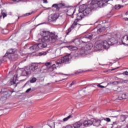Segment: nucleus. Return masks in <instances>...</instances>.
<instances>
[{
  "instance_id": "1",
  "label": "nucleus",
  "mask_w": 128,
  "mask_h": 128,
  "mask_svg": "<svg viewBox=\"0 0 128 128\" xmlns=\"http://www.w3.org/2000/svg\"><path fill=\"white\" fill-rule=\"evenodd\" d=\"M42 36V42L47 44H52L56 42L58 40V35L54 32H50L49 31H42L40 33Z\"/></svg>"
},
{
  "instance_id": "2",
  "label": "nucleus",
  "mask_w": 128,
  "mask_h": 128,
  "mask_svg": "<svg viewBox=\"0 0 128 128\" xmlns=\"http://www.w3.org/2000/svg\"><path fill=\"white\" fill-rule=\"evenodd\" d=\"M112 0H100L99 1L92 0L91 4L93 5L94 8H104V6H108V2Z\"/></svg>"
},
{
  "instance_id": "3",
  "label": "nucleus",
  "mask_w": 128,
  "mask_h": 128,
  "mask_svg": "<svg viewBox=\"0 0 128 128\" xmlns=\"http://www.w3.org/2000/svg\"><path fill=\"white\" fill-rule=\"evenodd\" d=\"M102 40H108L110 46H114V44H116L118 42V40L116 38L112 37V34L110 33H108L106 34L102 35L100 36Z\"/></svg>"
},
{
  "instance_id": "4",
  "label": "nucleus",
  "mask_w": 128,
  "mask_h": 128,
  "mask_svg": "<svg viewBox=\"0 0 128 128\" xmlns=\"http://www.w3.org/2000/svg\"><path fill=\"white\" fill-rule=\"evenodd\" d=\"M8 58L9 60L15 62L18 58V50L16 48H11L8 50Z\"/></svg>"
},
{
  "instance_id": "5",
  "label": "nucleus",
  "mask_w": 128,
  "mask_h": 128,
  "mask_svg": "<svg viewBox=\"0 0 128 128\" xmlns=\"http://www.w3.org/2000/svg\"><path fill=\"white\" fill-rule=\"evenodd\" d=\"M48 46V44L45 42L40 43L38 44H34L29 48V50L32 54L36 52L38 50V48H46Z\"/></svg>"
},
{
  "instance_id": "6",
  "label": "nucleus",
  "mask_w": 128,
  "mask_h": 128,
  "mask_svg": "<svg viewBox=\"0 0 128 128\" xmlns=\"http://www.w3.org/2000/svg\"><path fill=\"white\" fill-rule=\"evenodd\" d=\"M72 62V56L70 55L65 56L62 58H60L56 60V64H70Z\"/></svg>"
},
{
  "instance_id": "7",
  "label": "nucleus",
  "mask_w": 128,
  "mask_h": 128,
  "mask_svg": "<svg viewBox=\"0 0 128 128\" xmlns=\"http://www.w3.org/2000/svg\"><path fill=\"white\" fill-rule=\"evenodd\" d=\"M78 22L77 20H75L74 23L72 24L70 27L66 31V34H68L72 30H78V28H80V24L78 23Z\"/></svg>"
},
{
  "instance_id": "8",
  "label": "nucleus",
  "mask_w": 128,
  "mask_h": 128,
  "mask_svg": "<svg viewBox=\"0 0 128 128\" xmlns=\"http://www.w3.org/2000/svg\"><path fill=\"white\" fill-rule=\"evenodd\" d=\"M92 7L90 8V6H88V8H86L84 9V10L83 12L84 16H88L90 12H92V8H94V5L92 4V2L90 3Z\"/></svg>"
},
{
  "instance_id": "9",
  "label": "nucleus",
  "mask_w": 128,
  "mask_h": 128,
  "mask_svg": "<svg viewBox=\"0 0 128 128\" xmlns=\"http://www.w3.org/2000/svg\"><path fill=\"white\" fill-rule=\"evenodd\" d=\"M32 74V72L30 70L28 67H25L22 72V75L23 76H28V74Z\"/></svg>"
},
{
  "instance_id": "10",
  "label": "nucleus",
  "mask_w": 128,
  "mask_h": 128,
  "mask_svg": "<svg viewBox=\"0 0 128 128\" xmlns=\"http://www.w3.org/2000/svg\"><path fill=\"white\" fill-rule=\"evenodd\" d=\"M48 126H49L51 128H56V126L60 124V120L56 121V122H54V120H48Z\"/></svg>"
},
{
  "instance_id": "11",
  "label": "nucleus",
  "mask_w": 128,
  "mask_h": 128,
  "mask_svg": "<svg viewBox=\"0 0 128 128\" xmlns=\"http://www.w3.org/2000/svg\"><path fill=\"white\" fill-rule=\"evenodd\" d=\"M102 47L104 48L105 50H108L110 48V42L108 40H104L102 41Z\"/></svg>"
},
{
  "instance_id": "12",
  "label": "nucleus",
  "mask_w": 128,
  "mask_h": 128,
  "mask_svg": "<svg viewBox=\"0 0 128 128\" xmlns=\"http://www.w3.org/2000/svg\"><path fill=\"white\" fill-rule=\"evenodd\" d=\"M29 68L32 74V72H36V70H38V64H33L30 66Z\"/></svg>"
},
{
  "instance_id": "13",
  "label": "nucleus",
  "mask_w": 128,
  "mask_h": 128,
  "mask_svg": "<svg viewBox=\"0 0 128 128\" xmlns=\"http://www.w3.org/2000/svg\"><path fill=\"white\" fill-rule=\"evenodd\" d=\"M92 36H96L97 34H100L102 32V29L101 28L98 29V28H94L92 30Z\"/></svg>"
},
{
  "instance_id": "14",
  "label": "nucleus",
  "mask_w": 128,
  "mask_h": 128,
  "mask_svg": "<svg viewBox=\"0 0 128 128\" xmlns=\"http://www.w3.org/2000/svg\"><path fill=\"white\" fill-rule=\"evenodd\" d=\"M84 15L83 14V12H80L76 14V20H77V22L82 20V18H84Z\"/></svg>"
},
{
  "instance_id": "15",
  "label": "nucleus",
  "mask_w": 128,
  "mask_h": 128,
  "mask_svg": "<svg viewBox=\"0 0 128 128\" xmlns=\"http://www.w3.org/2000/svg\"><path fill=\"white\" fill-rule=\"evenodd\" d=\"M122 42L124 46H128V36L125 35L122 38Z\"/></svg>"
},
{
  "instance_id": "16",
  "label": "nucleus",
  "mask_w": 128,
  "mask_h": 128,
  "mask_svg": "<svg viewBox=\"0 0 128 128\" xmlns=\"http://www.w3.org/2000/svg\"><path fill=\"white\" fill-rule=\"evenodd\" d=\"M10 53H8V50L7 51L6 54L4 56H3L2 58H0V62H6L8 60V54Z\"/></svg>"
},
{
  "instance_id": "17",
  "label": "nucleus",
  "mask_w": 128,
  "mask_h": 128,
  "mask_svg": "<svg viewBox=\"0 0 128 128\" xmlns=\"http://www.w3.org/2000/svg\"><path fill=\"white\" fill-rule=\"evenodd\" d=\"M76 12V9L73 7H71L70 9L68 10H67V14L68 16H72L74 12Z\"/></svg>"
},
{
  "instance_id": "18",
  "label": "nucleus",
  "mask_w": 128,
  "mask_h": 128,
  "mask_svg": "<svg viewBox=\"0 0 128 128\" xmlns=\"http://www.w3.org/2000/svg\"><path fill=\"white\" fill-rule=\"evenodd\" d=\"M86 52V48H84V47H82V48L78 49L77 54L80 55L84 54Z\"/></svg>"
},
{
  "instance_id": "19",
  "label": "nucleus",
  "mask_w": 128,
  "mask_h": 128,
  "mask_svg": "<svg viewBox=\"0 0 128 128\" xmlns=\"http://www.w3.org/2000/svg\"><path fill=\"white\" fill-rule=\"evenodd\" d=\"M58 14H52L50 16L51 22H54V20H56L58 18Z\"/></svg>"
},
{
  "instance_id": "20",
  "label": "nucleus",
  "mask_w": 128,
  "mask_h": 128,
  "mask_svg": "<svg viewBox=\"0 0 128 128\" xmlns=\"http://www.w3.org/2000/svg\"><path fill=\"white\" fill-rule=\"evenodd\" d=\"M18 80V74H15L10 80L11 84H16Z\"/></svg>"
},
{
  "instance_id": "21",
  "label": "nucleus",
  "mask_w": 128,
  "mask_h": 128,
  "mask_svg": "<svg viewBox=\"0 0 128 128\" xmlns=\"http://www.w3.org/2000/svg\"><path fill=\"white\" fill-rule=\"evenodd\" d=\"M124 90V89L122 88L118 87V86L114 88V92L116 94H118V92H122Z\"/></svg>"
},
{
  "instance_id": "22",
  "label": "nucleus",
  "mask_w": 128,
  "mask_h": 128,
  "mask_svg": "<svg viewBox=\"0 0 128 128\" xmlns=\"http://www.w3.org/2000/svg\"><path fill=\"white\" fill-rule=\"evenodd\" d=\"M102 42H96L95 45V48H96L97 50H100L102 49Z\"/></svg>"
},
{
  "instance_id": "23",
  "label": "nucleus",
  "mask_w": 128,
  "mask_h": 128,
  "mask_svg": "<svg viewBox=\"0 0 128 128\" xmlns=\"http://www.w3.org/2000/svg\"><path fill=\"white\" fill-rule=\"evenodd\" d=\"M55 70H56V66L54 64H52V66L48 68V72H54Z\"/></svg>"
},
{
  "instance_id": "24",
  "label": "nucleus",
  "mask_w": 128,
  "mask_h": 128,
  "mask_svg": "<svg viewBox=\"0 0 128 128\" xmlns=\"http://www.w3.org/2000/svg\"><path fill=\"white\" fill-rule=\"evenodd\" d=\"M92 121L90 120H85L84 122V126H92Z\"/></svg>"
},
{
  "instance_id": "25",
  "label": "nucleus",
  "mask_w": 128,
  "mask_h": 128,
  "mask_svg": "<svg viewBox=\"0 0 128 128\" xmlns=\"http://www.w3.org/2000/svg\"><path fill=\"white\" fill-rule=\"evenodd\" d=\"M92 46H93L92 44H88L84 48L86 52L87 50H90L92 48Z\"/></svg>"
},
{
  "instance_id": "26",
  "label": "nucleus",
  "mask_w": 128,
  "mask_h": 128,
  "mask_svg": "<svg viewBox=\"0 0 128 128\" xmlns=\"http://www.w3.org/2000/svg\"><path fill=\"white\" fill-rule=\"evenodd\" d=\"M66 48H68L70 50H78V47L74 46H67Z\"/></svg>"
},
{
  "instance_id": "27",
  "label": "nucleus",
  "mask_w": 128,
  "mask_h": 128,
  "mask_svg": "<svg viewBox=\"0 0 128 128\" xmlns=\"http://www.w3.org/2000/svg\"><path fill=\"white\" fill-rule=\"evenodd\" d=\"M86 4H83L82 5H80L79 6V12H84V10H86Z\"/></svg>"
},
{
  "instance_id": "28",
  "label": "nucleus",
  "mask_w": 128,
  "mask_h": 128,
  "mask_svg": "<svg viewBox=\"0 0 128 128\" xmlns=\"http://www.w3.org/2000/svg\"><path fill=\"white\" fill-rule=\"evenodd\" d=\"M81 126H82V123L80 122H76L74 124V128H78Z\"/></svg>"
},
{
  "instance_id": "29",
  "label": "nucleus",
  "mask_w": 128,
  "mask_h": 128,
  "mask_svg": "<svg viewBox=\"0 0 128 128\" xmlns=\"http://www.w3.org/2000/svg\"><path fill=\"white\" fill-rule=\"evenodd\" d=\"M126 98H128V96H126V94H122V96H120L118 97V100H126Z\"/></svg>"
},
{
  "instance_id": "30",
  "label": "nucleus",
  "mask_w": 128,
  "mask_h": 128,
  "mask_svg": "<svg viewBox=\"0 0 128 128\" xmlns=\"http://www.w3.org/2000/svg\"><path fill=\"white\" fill-rule=\"evenodd\" d=\"M88 38L86 37H83L82 38H81V42L84 44H86V42H88Z\"/></svg>"
},
{
  "instance_id": "31",
  "label": "nucleus",
  "mask_w": 128,
  "mask_h": 128,
  "mask_svg": "<svg viewBox=\"0 0 128 128\" xmlns=\"http://www.w3.org/2000/svg\"><path fill=\"white\" fill-rule=\"evenodd\" d=\"M72 118V114L69 115L67 117L64 118L62 120V122H68L70 120V118Z\"/></svg>"
},
{
  "instance_id": "32",
  "label": "nucleus",
  "mask_w": 128,
  "mask_h": 128,
  "mask_svg": "<svg viewBox=\"0 0 128 128\" xmlns=\"http://www.w3.org/2000/svg\"><path fill=\"white\" fill-rule=\"evenodd\" d=\"M124 8V6H121L120 4H117L114 6L115 10H120V8Z\"/></svg>"
},
{
  "instance_id": "33",
  "label": "nucleus",
  "mask_w": 128,
  "mask_h": 128,
  "mask_svg": "<svg viewBox=\"0 0 128 128\" xmlns=\"http://www.w3.org/2000/svg\"><path fill=\"white\" fill-rule=\"evenodd\" d=\"M52 8H54L56 12H58V10H60V8H58V4H54L52 6Z\"/></svg>"
},
{
  "instance_id": "34",
  "label": "nucleus",
  "mask_w": 128,
  "mask_h": 128,
  "mask_svg": "<svg viewBox=\"0 0 128 128\" xmlns=\"http://www.w3.org/2000/svg\"><path fill=\"white\" fill-rule=\"evenodd\" d=\"M48 51H46L44 52H39V54L38 56H46V54H48Z\"/></svg>"
},
{
  "instance_id": "35",
  "label": "nucleus",
  "mask_w": 128,
  "mask_h": 128,
  "mask_svg": "<svg viewBox=\"0 0 128 128\" xmlns=\"http://www.w3.org/2000/svg\"><path fill=\"white\" fill-rule=\"evenodd\" d=\"M58 8L59 10L62 8H64V6H66L64 4H62V3L58 4Z\"/></svg>"
},
{
  "instance_id": "36",
  "label": "nucleus",
  "mask_w": 128,
  "mask_h": 128,
  "mask_svg": "<svg viewBox=\"0 0 128 128\" xmlns=\"http://www.w3.org/2000/svg\"><path fill=\"white\" fill-rule=\"evenodd\" d=\"M100 124V120H97L94 122V126H98Z\"/></svg>"
},
{
  "instance_id": "37",
  "label": "nucleus",
  "mask_w": 128,
  "mask_h": 128,
  "mask_svg": "<svg viewBox=\"0 0 128 128\" xmlns=\"http://www.w3.org/2000/svg\"><path fill=\"white\" fill-rule=\"evenodd\" d=\"M35 12H36V11H32L31 12L26 13L24 14V16H30V14H35Z\"/></svg>"
},
{
  "instance_id": "38",
  "label": "nucleus",
  "mask_w": 128,
  "mask_h": 128,
  "mask_svg": "<svg viewBox=\"0 0 128 128\" xmlns=\"http://www.w3.org/2000/svg\"><path fill=\"white\" fill-rule=\"evenodd\" d=\"M79 94L80 96H86V91L84 90H80Z\"/></svg>"
},
{
  "instance_id": "39",
  "label": "nucleus",
  "mask_w": 128,
  "mask_h": 128,
  "mask_svg": "<svg viewBox=\"0 0 128 128\" xmlns=\"http://www.w3.org/2000/svg\"><path fill=\"white\" fill-rule=\"evenodd\" d=\"M120 120L122 122H124L126 120V116L124 115H122L120 116Z\"/></svg>"
},
{
  "instance_id": "40",
  "label": "nucleus",
  "mask_w": 128,
  "mask_h": 128,
  "mask_svg": "<svg viewBox=\"0 0 128 128\" xmlns=\"http://www.w3.org/2000/svg\"><path fill=\"white\" fill-rule=\"evenodd\" d=\"M45 65L46 66V68H50V66H52V62H46Z\"/></svg>"
},
{
  "instance_id": "41",
  "label": "nucleus",
  "mask_w": 128,
  "mask_h": 128,
  "mask_svg": "<svg viewBox=\"0 0 128 128\" xmlns=\"http://www.w3.org/2000/svg\"><path fill=\"white\" fill-rule=\"evenodd\" d=\"M36 82V78H32L30 80L31 84H34V82Z\"/></svg>"
},
{
  "instance_id": "42",
  "label": "nucleus",
  "mask_w": 128,
  "mask_h": 128,
  "mask_svg": "<svg viewBox=\"0 0 128 128\" xmlns=\"http://www.w3.org/2000/svg\"><path fill=\"white\" fill-rule=\"evenodd\" d=\"M26 113L23 112L20 115V118H26Z\"/></svg>"
},
{
  "instance_id": "43",
  "label": "nucleus",
  "mask_w": 128,
  "mask_h": 128,
  "mask_svg": "<svg viewBox=\"0 0 128 128\" xmlns=\"http://www.w3.org/2000/svg\"><path fill=\"white\" fill-rule=\"evenodd\" d=\"M10 94H12V92L10 91H8L7 94H6V96H10Z\"/></svg>"
},
{
  "instance_id": "44",
  "label": "nucleus",
  "mask_w": 128,
  "mask_h": 128,
  "mask_svg": "<svg viewBox=\"0 0 128 128\" xmlns=\"http://www.w3.org/2000/svg\"><path fill=\"white\" fill-rule=\"evenodd\" d=\"M105 26H106V28H108V26H110V23L109 22H106V24H105Z\"/></svg>"
},
{
  "instance_id": "45",
  "label": "nucleus",
  "mask_w": 128,
  "mask_h": 128,
  "mask_svg": "<svg viewBox=\"0 0 128 128\" xmlns=\"http://www.w3.org/2000/svg\"><path fill=\"white\" fill-rule=\"evenodd\" d=\"M98 88H105L104 86H102V85H101V84H98Z\"/></svg>"
},
{
  "instance_id": "46",
  "label": "nucleus",
  "mask_w": 128,
  "mask_h": 128,
  "mask_svg": "<svg viewBox=\"0 0 128 128\" xmlns=\"http://www.w3.org/2000/svg\"><path fill=\"white\" fill-rule=\"evenodd\" d=\"M122 74H123V76H128V71H126L124 72Z\"/></svg>"
},
{
  "instance_id": "47",
  "label": "nucleus",
  "mask_w": 128,
  "mask_h": 128,
  "mask_svg": "<svg viewBox=\"0 0 128 128\" xmlns=\"http://www.w3.org/2000/svg\"><path fill=\"white\" fill-rule=\"evenodd\" d=\"M104 120H106V122H110V118H106Z\"/></svg>"
},
{
  "instance_id": "48",
  "label": "nucleus",
  "mask_w": 128,
  "mask_h": 128,
  "mask_svg": "<svg viewBox=\"0 0 128 128\" xmlns=\"http://www.w3.org/2000/svg\"><path fill=\"white\" fill-rule=\"evenodd\" d=\"M74 84H76V81H73V82L70 84V86H74Z\"/></svg>"
},
{
  "instance_id": "49",
  "label": "nucleus",
  "mask_w": 128,
  "mask_h": 128,
  "mask_svg": "<svg viewBox=\"0 0 128 128\" xmlns=\"http://www.w3.org/2000/svg\"><path fill=\"white\" fill-rule=\"evenodd\" d=\"M2 16L4 18H6V14L4 12V13L2 14Z\"/></svg>"
},
{
  "instance_id": "50",
  "label": "nucleus",
  "mask_w": 128,
  "mask_h": 128,
  "mask_svg": "<svg viewBox=\"0 0 128 128\" xmlns=\"http://www.w3.org/2000/svg\"><path fill=\"white\" fill-rule=\"evenodd\" d=\"M30 90H32V88H28V89L26 90V92H30Z\"/></svg>"
},
{
  "instance_id": "51",
  "label": "nucleus",
  "mask_w": 128,
  "mask_h": 128,
  "mask_svg": "<svg viewBox=\"0 0 128 128\" xmlns=\"http://www.w3.org/2000/svg\"><path fill=\"white\" fill-rule=\"evenodd\" d=\"M44 4H48V0H42Z\"/></svg>"
},
{
  "instance_id": "52",
  "label": "nucleus",
  "mask_w": 128,
  "mask_h": 128,
  "mask_svg": "<svg viewBox=\"0 0 128 128\" xmlns=\"http://www.w3.org/2000/svg\"><path fill=\"white\" fill-rule=\"evenodd\" d=\"M14 36H16V35H12L10 36V38H14Z\"/></svg>"
},
{
  "instance_id": "53",
  "label": "nucleus",
  "mask_w": 128,
  "mask_h": 128,
  "mask_svg": "<svg viewBox=\"0 0 128 128\" xmlns=\"http://www.w3.org/2000/svg\"><path fill=\"white\" fill-rule=\"evenodd\" d=\"M44 66H43L42 67L41 70H44Z\"/></svg>"
},
{
  "instance_id": "54",
  "label": "nucleus",
  "mask_w": 128,
  "mask_h": 128,
  "mask_svg": "<svg viewBox=\"0 0 128 128\" xmlns=\"http://www.w3.org/2000/svg\"><path fill=\"white\" fill-rule=\"evenodd\" d=\"M26 128H34V126H29L26 127Z\"/></svg>"
},
{
  "instance_id": "55",
  "label": "nucleus",
  "mask_w": 128,
  "mask_h": 128,
  "mask_svg": "<svg viewBox=\"0 0 128 128\" xmlns=\"http://www.w3.org/2000/svg\"><path fill=\"white\" fill-rule=\"evenodd\" d=\"M126 16H128V11L126 12Z\"/></svg>"
},
{
  "instance_id": "56",
  "label": "nucleus",
  "mask_w": 128,
  "mask_h": 128,
  "mask_svg": "<svg viewBox=\"0 0 128 128\" xmlns=\"http://www.w3.org/2000/svg\"><path fill=\"white\" fill-rule=\"evenodd\" d=\"M125 20H128V18H124Z\"/></svg>"
},
{
  "instance_id": "57",
  "label": "nucleus",
  "mask_w": 128,
  "mask_h": 128,
  "mask_svg": "<svg viewBox=\"0 0 128 128\" xmlns=\"http://www.w3.org/2000/svg\"><path fill=\"white\" fill-rule=\"evenodd\" d=\"M2 18V16H0V19Z\"/></svg>"
},
{
  "instance_id": "58",
  "label": "nucleus",
  "mask_w": 128,
  "mask_h": 128,
  "mask_svg": "<svg viewBox=\"0 0 128 128\" xmlns=\"http://www.w3.org/2000/svg\"><path fill=\"white\" fill-rule=\"evenodd\" d=\"M116 68H114V70H116Z\"/></svg>"
},
{
  "instance_id": "59",
  "label": "nucleus",
  "mask_w": 128,
  "mask_h": 128,
  "mask_svg": "<svg viewBox=\"0 0 128 128\" xmlns=\"http://www.w3.org/2000/svg\"><path fill=\"white\" fill-rule=\"evenodd\" d=\"M116 116H115L114 118H116Z\"/></svg>"
},
{
  "instance_id": "60",
  "label": "nucleus",
  "mask_w": 128,
  "mask_h": 128,
  "mask_svg": "<svg viewBox=\"0 0 128 128\" xmlns=\"http://www.w3.org/2000/svg\"><path fill=\"white\" fill-rule=\"evenodd\" d=\"M127 128H128V126H127Z\"/></svg>"
},
{
  "instance_id": "61",
  "label": "nucleus",
  "mask_w": 128,
  "mask_h": 128,
  "mask_svg": "<svg viewBox=\"0 0 128 128\" xmlns=\"http://www.w3.org/2000/svg\"><path fill=\"white\" fill-rule=\"evenodd\" d=\"M18 2H20V0H17Z\"/></svg>"
}]
</instances>
